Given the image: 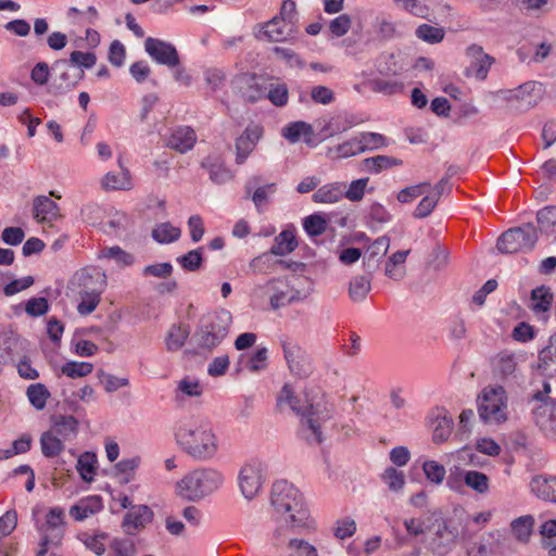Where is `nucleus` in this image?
I'll use <instances>...</instances> for the list:
<instances>
[{"label":"nucleus","instance_id":"nucleus-1","mask_svg":"<svg viewBox=\"0 0 556 556\" xmlns=\"http://www.w3.org/2000/svg\"><path fill=\"white\" fill-rule=\"evenodd\" d=\"M175 440L188 456L197 462L213 459L218 452V439L206 420L186 419L175 428Z\"/></svg>","mask_w":556,"mask_h":556},{"label":"nucleus","instance_id":"nucleus-2","mask_svg":"<svg viewBox=\"0 0 556 556\" xmlns=\"http://www.w3.org/2000/svg\"><path fill=\"white\" fill-rule=\"evenodd\" d=\"M270 504L280 522L290 528L306 526L309 517L302 493L287 480H278L271 486Z\"/></svg>","mask_w":556,"mask_h":556},{"label":"nucleus","instance_id":"nucleus-3","mask_svg":"<svg viewBox=\"0 0 556 556\" xmlns=\"http://www.w3.org/2000/svg\"><path fill=\"white\" fill-rule=\"evenodd\" d=\"M231 323L232 316L227 309L203 316L192 336L195 350H187L186 354H211L228 336Z\"/></svg>","mask_w":556,"mask_h":556},{"label":"nucleus","instance_id":"nucleus-4","mask_svg":"<svg viewBox=\"0 0 556 556\" xmlns=\"http://www.w3.org/2000/svg\"><path fill=\"white\" fill-rule=\"evenodd\" d=\"M80 302L77 312L81 316L90 315L101 301V294L106 287V276L97 268H83L75 273L71 280Z\"/></svg>","mask_w":556,"mask_h":556},{"label":"nucleus","instance_id":"nucleus-5","mask_svg":"<svg viewBox=\"0 0 556 556\" xmlns=\"http://www.w3.org/2000/svg\"><path fill=\"white\" fill-rule=\"evenodd\" d=\"M287 404L301 416L300 437L311 445L321 444L324 442L321 426L332 418V408L324 401L300 407L295 395L292 402Z\"/></svg>","mask_w":556,"mask_h":556},{"label":"nucleus","instance_id":"nucleus-6","mask_svg":"<svg viewBox=\"0 0 556 556\" xmlns=\"http://www.w3.org/2000/svg\"><path fill=\"white\" fill-rule=\"evenodd\" d=\"M224 483V476L214 468H198L177 482L180 497L198 502L217 491Z\"/></svg>","mask_w":556,"mask_h":556},{"label":"nucleus","instance_id":"nucleus-7","mask_svg":"<svg viewBox=\"0 0 556 556\" xmlns=\"http://www.w3.org/2000/svg\"><path fill=\"white\" fill-rule=\"evenodd\" d=\"M507 393L502 386L485 387L477 399L478 414L484 424L500 425L507 420Z\"/></svg>","mask_w":556,"mask_h":556},{"label":"nucleus","instance_id":"nucleus-8","mask_svg":"<svg viewBox=\"0 0 556 556\" xmlns=\"http://www.w3.org/2000/svg\"><path fill=\"white\" fill-rule=\"evenodd\" d=\"M539 240V232L533 223H526L503 232L496 242L501 253L513 254L519 251H532Z\"/></svg>","mask_w":556,"mask_h":556},{"label":"nucleus","instance_id":"nucleus-9","mask_svg":"<svg viewBox=\"0 0 556 556\" xmlns=\"http://www.w3.org/2000/svg\"><path fill=\"white\" fill-rule=\"evenodd\" d=\"M497 94L509 110L527 112L543 99L544 87L539 81L530 80L514 89L500 90Z\"/></svg>","mask_w":556,"mask_h":556},{"label":"nucleus","instance_id":"nucleus-10","mask_svg":"<svg viewBox=\"0 0 556 556\" xmlns=\"http://www.w3.org/2000/svg\"><path fill=\"white\" fill-rule=\"evenodd\" d=\"M100 21V14L96 7L89 5L84 10L70 7L62 20L63 28L70 34L84 33L85 35H99L94 28Z\"/></svg>","mask_w":556,"mask_h":556},{"label":"nucleus","instance_id":"nucleus-11","mask_svg":"<svg viewBox=\"0 0 556 556\" xmlns=\"http://www.w3.org/2000/svg\"><path fill=\"white\" fill-rule=\"evenodd\" d=\"M64 518V509L61 507H52L48 511L46 523L40 528L42 536L37 556H46L50 547H58L61 544L65 532Z\"/></svg>","mask_w":556,"mask_h":556},{"label":"nucleus","instance_id":"nucleus-12","mask_svg":"<svg viewBox=\"0 0 556 556\" xmlns=\"http://www.w3.org/2000/svg\"><path fill=\"white\" fill-rule=\"evenodd\" d=\"M265 469V464L257 458L250 459L241 467L238 483L247 500H253L262 490Z\"/></svg>","mask_w":556,"mask_h":556},{"label":"nucleus","instance_id":"nucleus-13","mask_svg":"<svg viewBox=\"0 0 556 556\" xmlns=\"http://www.w3.org/2000/svg\"><path fill=\"white\" fill-rule=\"evenodd\" d=\"M255 291L269 298V304L274 311L301 300L300 292L293 290L282 279H270L266 283L258 286Z\"/></svg>","mask_w":556,"mask_h":556},{"label":"nucleus","instance_id":"nucleus-14","mask_svg":"<svg viewBox=\"0 0 556 556\" xmlns=\"http://www.w3.org/2000/svg\"><path fill=\"white\" fill-rule=\"evenodd\" d=\"M281 346L288 368L292 375L303 379L313 374V361L304 349L289 340H282Z\"/></svg>","mask_w":556,"mask_h":556},{"label":"nucleus","instance_id":"nucleus-15","mask_svg":"<svg viewBox=\"0 0 556 556\" xmlns=\"http://www.w3.org/2000/svg\"><path fill=\"white\" fill-rule=\"evenodd\" d=\"M261 176H252L244 184V199H250L258 214H263L270 204V198L277 190L276 184L261 185Z\"/></svg>","mask_w":556,"mask_h":556},{"label":"nucleus","instance_id":"nucleus-16","mask_svg":"<svg viewBox=\"0 0 556 556\" xmlns=\"http://www.w3.org/2000/svg\"><path fill=\"white\" fill-rule=\"evenodd\" d=\"M144 49L147 53L159 64L175 67L180 63L176 48L168 42L153 37H148L144 43Z\"/></svg>","mask_w":556,"mask_h":556},{"label":"nucleus","instance_id":"nucleus-17","mask_svg":"<svg viewBox=\"0 0 556 556\" xmlns=\"http://www.w3.org/2000/svg\"><path fill=\"white\" fill-rule=\"evenodd\" d=\"M262 137L263 127L257 124H251L236 139V163L238 165L247 161Z\"/></svg>","mask_w":556,"mask_h":556},{"label":"nucleus","instance_id":"nucleus-18","mask_svg":"<svg viewBox=\"0 0 556 556\" xmlns=\"http://www.w3.org/2000/svg\"><path fill=\"white\" fill-rule=\"evenodd\" d=\"M153 519V511L147 505L134 506L124 516L122 528L128 535H135Z\"/></svg>","mask_w":556,"mask_h":556},{"label":"nucleus","instance_id":"nucleus-19","mask_svg":"<svg viewBox=\"0 0 556 556\" xmlns=\"http://www.w3.org/2000/svg\"><path fill=\"white\" fill-rule=\"evenodd\" d=\"M197 142V135L189 126H179L172 129L166 138L165 144L179 153L190 151Z\"/></svg>","mask_w":556,"mask_h":556},{"label":"nucleus","instance_id":"nucleus-20","mask_svg":"<svg viewBox=\"0 0 556 556\" xmlns=\"http://www.w3.org/2000/svg\"><path fill=\"white\" fill-rule=\"evenodd\" d=\"M535 425L544 432L556 435V401L539 404L532 409Z\"/></svg>","mask_w":556,"mask_h":556},{"label":"nucleus","instance_id":"nucleus-21","mask_svg":"<svg viewBox=\"0 0 556 556\" xmlns=\"http://www.w3.org/2000/svg\"><path fill=\"white\" fill-rule=\"evenodd\" d=\"M432 440L442 443L448 439L453 429V418L443 407H437L431 414Z\"/></svg>","mask_w":556,"mask_h":556},{"label":"nucleus","instance_id":"nucleus-22","mask_svg":"<svg viewBox=\"0 0 556 556\" xmlns=\"http://www.w3.org/2000/svg\"><path fill=\"white\" fill-rule=\"evenodd\" d=\"M437 522V530L431 542V549L433 553L442 556L451 551L457 538V532L454 529H451L443 519Z\"/></svg>","mask_w":556,"mask_h":556},{"label":"nucleus","instance_id":"nucleus-23","mask_svg":"<svg viewBox=\"0 0 556 556\" xmlns=\"http://www.w3.org/2000/svg\"><path fill=\"white\" fill-rule=\"evenodd\" d=\"M53 71L59 73L53 83V87L58 92L70 90L84 77L83 70H73V73H71L70 65L65 61L56 63L53 66Z\"/></svg>","mask_w":556,"mask_h":556},{"label":"nucleus","instance_id":"nucleus-24","mask_svg":"<svg viewBox=\"0 0 556 556\" xmlns=\"http://www.w3.org/2000/svg\"><path fill=\"white\" fill-rule=\"evenodd\" d=\"M531 492L539 498L556 503V477L536 475L530 481Z\"/></svg>","mask_w":556,"mask_h":556},{"label":"nucleus","instance_id":"nucleus-25","mask_svg":"<svg viewBox=\"0 0 556 556\" xmlns=\"http://www.w3.org/2000/svg\"><path fill=\"white\" fill-rule=\"evenodd\" d=\"M60 216L56 202L46 195H38L34 199V218L38 223H51Z\"/></svg>","mask_w":556,"mask_h":556},{"label":"nucleus","instance_id":"nucleus-26","mask_svg":"<svg viewBox=\"0 0 556 556\" xmlns=\"http://www.w3.org/2000/svg\"><path fill=\"white\" fill-rule=\"evenodd\" d=\"M103 508L102 498L98 495L81 498L70 509V515L77 521L99 513Z\"/></svg>","mask_w":556,"mask_h":556},{"label":"nucleus","instance_id":"nucleus-27","mask_svg":"<svg viewBox=\"0 0 556 556\" xmlns=\"http://www.w3.org/2000/svg\"><path fill=\"white\" fill-rule=\"evenodd\" d=\"M390 248V239L382 236L376 239L367 249L364 256V266L369 274L378 267L379 258L383 257Z\"/></svg>","mask_w":556,"mask_h":556},{"label":"nucleus","instance_id":"nucleus-28","mask_svg":"<svg viewBox=\"0 0 556 556\" xmlns=\"http://www.w3.org/2000/svg\"><path fill=\"white\" fill-rule=\"evenodd\" d=\"M313 134L312 125L302 121L289 123L282 128V136L293 143L298 142L301 138L306 143H311Z\"/></svg>","mask_w":556,"mask_h":556},{"label":"nucleus","instance_id":"nucleus-29","mask_svg":"<svg viewBox=\"0 0 556 556\" xmlns=\"http://www.w3.org/2000/svg\"><path fill=\"white\" fill-rule=\"evenodd\" d=\"M190 336V327L185 324H174L166 336V349L169 352L180 350Z\"/></svg>","mask_w":556,"mask_h":556},{"label":"nucleus","instance_id":"nucleus-30","mask_svg":"<svg viewBox=\"0 0 556 556\" xmlns=\"http://www.w3.org/2000/svg\"><path fill=\"white\" fill-rule=\"evenodd\" d=\"M362 165L364 170L370 174H379L388 168L402 165V160L388 155H376L364 159Z\"/></svg>","mask_w":556,"mask_h":556},{"label":"nucleus","instance_id":"nucleus-31","mask_svg":"<svg viewBox=\"0 0 556 556\" xmlns=\"http://www.w3.org/2000/svg\"><path fill=\"white\" fill-rule=\"evenodd\" d=\"M344 185L340 182L327 184L318 188L313 194L316 203H337L343 198Z\"/></svg>","mask_w":556,"mask_h":556},{"label":"nucleus","instance_id":"nucleus-32","mask_svg":"<svg viewBox=\"0 0 556 556\" xmlns=\"http://www.w3.org/2000/svg\"><path fill=\"white\" fill-rule=\"evenodd\" d=\"M536 222L541 233L546 236L556 235V205H547L538 211Z\"/></svg>","mask_w":556,"mask_h":556},{"label":"nucleus","instance_id":"nucleus-33","mask_svg":"<svg viewBox=\"0 0 556 556\" xmlns=\"http://www.w3.org/2000/svg\"><path fill=\"white\" fill-rule=\"evenodd\" d=\"M371 274L355 276L349 286V296L353 302H363L371 290Z\"/></svg>","mask_w":556,"mask_h":556},{"label":"nucleus","instance_id":"nucleus-34","mask_svg":"<svg viewBox=\"0 0 556 556\" xmlns=\"http://www.w3.org/2000/svg\"><path fill=\"white\" fill-rule=\"evenodd\" d=\"M553 293L551 288L546 286L536 287L531 291L532 305L531 308L535 313H546L549 311L553 302Z\"/></svg>","mask_w":556,"mask_h":556},{"label":"nucleus","instance_id":"nucleus-35","mask_svg":"<svg viewBox=\"0 0 556 556\" xmlns=\"http://www.w3.org/2000/svg\"><path fill=\"white\" fill-rule=\"evenodd\" d=\"M296 247L298 242L293 231L283 230L276 237L275 243L270 248V253L282 256L293 252Z\"/></svg>","mask_w":556,"mask_h":556},{"label":"nucleus","instance_id":"nucleus-36","mask_svg":"<svg viewBox=\"0 0 556 556\" xmlns=\"http://www.w3.org/2000/svg\"><path fill=\"white\" fill-rule=\"evenodd\" d=\"M105 190H126L130 188V175L128 169L123 168L122 173H108L101 180Z\"/></svg>","mask_w":556,"mask_h":556},{"label":"nucleus","instance_id":"nucleus-37","mask_svg":"<svg viewBox=\"0 0 556 556\" xmlns=\"http://www.w3.org/2000/svg\"><path fill=\"white\" fill-rule=\"evenodd\" d=\"M464 483L479 494H485L490 489L489 477L477 470L464 471Z\"/></svg>","mask_w":556,"mask_h":556},{"label":"nucleus","instance_id":"nucleus-38","mask_svg":"<svg viewBox=\"0 0 556 556\" xmlns=\"http://www.w3.org/2000/svg\"><path fill=\"white\" fill-rule=\"evenodd\" d=\"M408 254H409V250L397 251V252L393 253L389 257V260L386 264V269H384L386 276H388L389 278H391L393 280L402 279L404 276V270H403V268H399V266H401L405 263Z\"/></svg>","mask_w":556,"mask_h":556},{"label":"nucleus","instance_id":"nucleus-39","mask_svg":"<svg viewBox=\"0 0 556 556\" xmlns=\"http://www.w3.org/2000/svg\"><path fill=\"white\" fill-rule=\"evenodd\" d=\"M534 518L531 515H526L513 520L510 527L514 535L520 542H528L532 533Z\"/></svg>","mask_w":556,"mask_h":556},{"label":"nucleus","instance_id":"nucleus-40","mask_svg":"<svg viewBox=\"0 0 556 556\" xmlns=\"http://www.w3.org/2000/svg\"><path fill=\"white\" fill-rule=\"evenodd\" d=\"M369 88L379 93L387 96L401 93L404 89V84L396 79L375 78L368 81Z\"/></svg>","mask_w":556,"mask_h":556},{"label":"nucleus","instance_id":"nucleus-41","mask_svg":"<svg viewBox=\"0 0 556 556\" xmlns=\"http://www.w3.org/2000/svg\"><path fill=\"white\" fill-rule=\"evenodd\" d=\"M203 247L191 250L188 253L178 256L176 262L186 271H198L203 264Z\"/></svg>","mask_w":556,"mask_h":556},{"label":"nucleus","instance_id":"nucleus-42","mask_svg":"<svg viewBox=\"0 0 556 556\" xmlns=\"http://www.w3.org/2000/svg\"><path fill=\"white\" fill-rule=\"evenodd\" d=\"M96 463L97 456L92 452H85L78 457L76 469L84 481L90 482L93 480Z\"/></svg>","mask_w":556,"mask_h":556},{"label":"nucleus","instance_id":"nucleus-43","mask_svg":"<svg viewBox=\"0 0 556 556\" xmlns=\"http://www.w3.org/2000/svg\"><path fill=\"white\" fill-rule=\"evenodd\" d=\"M26 395L37 410H42L46 407L47 400L50 397V392L45 384L34 383L27 388Z\"/></svg>","mask_w":556,"mask_h":556},{"label":"nucleus","instance_id":"nucleus-44","mask_svg":"<svg viewBox=\"0 0 556 556\" xmlns=\"http://www.w3.org/2000/svg\"><path fill=\"white\" fill-rule=\"evenodd\" d=\"M78 429V420L74 416H59L53 425V431L64 440L75 437Z\"/></svg>","mask_w":556,"mask_h":556},{"label":"nucleus","instance_id":"nucleus-45","mask_svg":"<svg viewBox=\"0 0 556 556\" xmlns=\"http://www.w3.org/2000/svg\"><path fill=\"white\" fill-rule=\"evenodd\" d=\"M180 237V229L173 226L170 223H161L152 230V238L162 244L170 243L178 240Z\"/></svg>","mask_w":556,"mask_h":556},{"label":"nucleus","instance_id":"nucleus-46","mask_svg":"<svg viewBox=\"0 0 556 556\" xmlns=\"http://www.w3.org/2000/svg\"><path fill=\"white\" fill-rule=\"evenodd\" d=\"M40 445L42 454L48 458L58 456L64 450L62 440L50 431L42 433Z\"/></svg>","mask_w":556,"mask_h":556},{"label":"nucleus","instance_id":"nucleus-47","mask_svg":"<svg viewBox=\"0 0 556 556\" xmlns=\"http://www.w3.org/2000/svg\"><path fill=\"white\" fill-rule=\"evenodd\" d=\"M362 152L374 151L388 146V139L378 132L364 131L358 135Z\"/></svg>","mask_w":556,"mask_h":556},{"label":"nucleus","instance_id":"nucleus-48","mask_svg":"<svg viewBox=\"0 0 556 556\" xmlns=\"http://www.w3.org/2000/svg\"><path fill=\"white\" fill-rule=\"evenodd\" d=\"M303 228L309 237H318L327 229V219L320 213H314L303 219Z\"/></svg>","mask_w":556,"mask_h":556},{"label":"nucleus","instance_id":"nucleus-49","mask_svg":"<svg viewBox=\"0 0 556 556\" xmlns=\"http://www.w3.org/2000/svg\"><path fill=\"white\" fill-rule=\"evenodd\" d=\"M494 369L502 377H508L516 370V361L513 353L507 351L497 354L494 359Z\"/></svg>","mask_w":556,"mask_h":556},{"label":"nucleus","instance_id":"nucleus-50","mask_svg":"<svg viewBox=\"0 0 556 556\" xmlns=\"http://www.w3.org/2000/svg\"><path fill=\"white\" fill-rule=\"evenodd\" d=\"M508 443L510 448L516 453H529L533 446L532 440L522 430H516L509 433Z\"/></svg>","mask_w":556,"mask_h":556},{"label":"nucleus","instance_id":"nucleus-51","mask_svg":"<svg viewBox=\"0 0 556 556\" xmlns=\"http://www.w3.org/2000/svg\"><path fill=\"white\" fill-rule=\"evenodd\" d=\"M93 365L87 362H67L61 367L63 375L70 378H81L91 374Z\"/></svg>","mask_w":556,"mask_h":556},{"label":"nucleus","instance_id":"nucleus-52","mask_svg":"<svg viewBox=\"0 0 556 556\" xmlns=\"http://www.w3.org/2000/svg\"><path fill=\"white\" fill-rule=\"evenodd\" d=\"M422 470L426 478L434 484L442 483L446 473L444 466L435 460H426L422 465Z\"/></svg>","mask_w":556,"mask_h":556},{"label":"nucleus","instance_id":"nucleus-53","mask_svg":"<svg viewBox=\"0 0 556 556\" xmlns=\"http://www.w3.org/2000/svg\"><path fill=\"white\" fill-rule=\"evenodd\" d=\"M102 257L114 260L121 266H130L135 262L134 255L124 251L119 247L104 249L102 251Z\"/></svg>","mask_w":556,"mask_h":556},{"label":"nucleus","instance_id":"nucleus-54","mask_svg":"<svg viewBox=\"0 0 556 556\" xmlns=\"http://www.w3.org/2000/svg\"><path fill=\"white\" fill-rule=\"evenodd\" d=\"M382 480L388 484L391 491H401L405 484V477L402 471L389 467L382 473Z\"/></svg>","mask_w":556,"mask_h":556},{"label":"nucleus","instance_id":"nucleus-55","mask_svg":"<svg viewBox=\"0 0 556 556\" xmlns=\"http://www.w3.org/2000/svg\"><path fill=\"white\" fill-rule=\"evenodd\" d=\"M429 187L430 182H421L418 185L406 187L397 193L396 199L401 203H409L414 199L424 194L426 192V189Z\"/></svg>","mask_w":556,"mask_h":556},{"label":"nucleus","instance_id":"nucleus-56","mask_svg":"<svg viewBox=\"0 0 556 556\" xmlns=\"http://www.w3.org/2000/svg\"><path fill=\"white\" fill-rule=\"evenodd\" d=\"M98 377L103 383L106 392L112 393L118 390L122 387H126L129 384V380L127 378H118L111 374H106L102 369L98 371Z\"/></svg>","mask_w":556,"mask_h":556},{"label":"nucleus","instance_id":"nucleus-57","mask_svg":"<svg viewBox=\"0 0 556 556\" xmlns=\"http://www.w3.org/2000/svg\"><path fill=\"white\" fill-rule=\"evenodd\" d=\"M106 538L105 534L91 535L89 533H81L79 540L85 546L92 551L98 556H101L105 552L103 540Z\"/></svg>","mask_w":556,"mask_h":556},{"label":"nucleus","instance_id":"nucleus-58","mask_svg":"<svg viewBox=\"0 0 556 556\" xmlns=\"http://www.w3.org/2000/svg\"><path fill=\"white\" fill-rule=\"evenodd\" d=\"M173 265L168 262L147 265L142 269L143 276H153L160 279H167L173 274Z\"/></svg>","mask_w":556,"mask_h":556},{"label":"nucleus","instance_id":"nucleus-59","mask_svg":"<svg viewBox=\"0 0 556 556\" xmlns=\"http://www.w3.org/2000/svg\"><path fill=\"white\" fill-rule=\"evenodd\" d=\"M368 178H359L353 180L348 190H343V197L349 199L350 201L357 202L361 201L364 197L366 186L368 184Z\"/></svg>","mask_w":556,"mask_h":556},{"label":"nucleus","instance_id":"nucleus-60","mask_svg":"<svg viewBox=\"0 0 556 556\" xmlns=\"http://www.w3.org/2000/svg\"><path fill=\"white\" fill-rule=\"evenodd\" d=\"M338 157H350L356 154L363 153L358 136L351 138L350 140L336 147Z\"/></svg>","mask_w":556,"mask_h":556},{"label":"nucleus","instance_id":"nucleus-61","mask_svg":"<svg viewBox=\"0 0 556 556\" xmlns=\"http://www.w3.org/2000/svg\"><path fill=\"white\" fill-rule=\"evenodd\" d=\"M267 349L258 348L253 355H251L245 363V367L251 372H257L266 368Z\"/></svg>","mask_w":556,"mask_h":556},{"label":"nucleus","instance_id":"nucleus-62","mask_svg":"<svg viewBox=\"0 0 556 556\" xmlns=\"http://www.w3.org/2000/svg\"><path fill=\"white\" fill-rule=\"evenodd\" d=\"M70 62L81 68H91L97 62L96 54L92 52L73 51L70 56Z\"/></svg>","mask_w":556,"mask_h":556},{"label":"nucleus","instance_id":"nucleus-63","mask_svg":"<svg viewBox=\"0 0 556 556\" xmlns=\"http://www.w3.org/2000/svg\"><path fill=\"white\" fill-rule=\"evenodd\" d=\"M438 197H432L431 194L425 195L421 201L416 206L413 215L415 218H426L428 217L432 211L435 208L438 204Z\"/></svg>","mask_w":556,"mask_h":556},{"label":"nucleus","instance_id":"nucleus-64","mask_svg":"<svg viewBox=\"0 0 556 556\" xmlns=\"http://www.w3.org/2000/svg\"><path fill=\"white\" fill-rule=\"evenodd\" d=\"M111 547L116 556H135L137 554L136 544L130 539H115Z\"/></svg>","mask_w":556,"mask_h":556}]
</instances>
